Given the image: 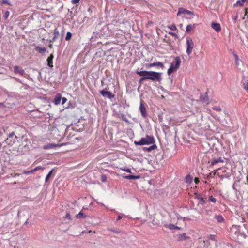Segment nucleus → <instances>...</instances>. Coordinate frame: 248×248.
<instances>
[{
  "mask_svg": "<svg viewBox=\"0 0 248 248\" xmlns=\"http://www.w3.org/2000/svg\"><path fill=\"white\" fill-rule=\"evenodd\" d=\"M113 231L114 232H115V233H118V232H118V231H114V230H113Z\"/></svg>",
  "mask_w": 248,
  "mask_h": 248,
  "instance_id": "nucleus-55",
  "label": "nucleus"
},
{
  "mask_svg": "<svg viewBox=\"0 0 248 248\" xmlns=\"http://www.w3.org/2000/svg\"><path fill=\"white\" fill-rule=\"evenodd\" d=\"M2 4H9L8 1L7 0H3L2 1Z\"/></svg>",
  "mask_w": 248,
  "mask_h": 248,
  "instance_id": "nucleus-47",
  "label": "nucleus"
},
{
  "mask_svg": "<svg viewBox=\"0 0 248 248\" xmlns=\"http://www.w3.org/2000/svg\"><path fill=\"white\" fill-rule=\"evenodd\" d=\"M17 140V137L14 132H12L9 134L8 137L4 141L9 145H13L16 142Z\"/></svg>",
  "mask_w": 248,
  "mask_h": 248,
  "instance_id": "nucleus-3",
  "label": "nucleus"
},
{
  "mask_svg": "<svg viewBox=\"0 0 248 248\" xmlns=\"http://www.w3.org/2000/svg\"><path fill=\"white\" fill-rule=\"evenodd\" d=\"M9 15H10V12L8 11H6L4 14V18L5 19H7L8 18Z\"/></svg>",
  "mask_w": 248,
  "mask_h": 248,
  "instance_id": "nucleus-37",
  "label": "nucleus"
},
{
  "mask_svg": "<svg viewBox=\"0 0 248 248\" xmlns=\"http://www.w3.org/2000/svg\"><path fill=\"white\" fill-rule=\"evenodd\" d=\"M211 27L217 32H219L221 30V27L219 23H213L211 24Z\"/></svg>",
  "mask_w": 248,
  "mask_h": 248,
  "instance_id": "nucleus-16",
  "label": "nucleus"
},
{
  "mask_svg": "<svg viewBox=\"0 0 248 248\" xmlns=\"http://www.w3.org/2000/svg\"><path fill=\"white\" fill-rule=\"evenodd\" d=\"M200 100L204 104L207 105L209 103V98L207 96V93L201 95Z\"/></svg>",
  "mask_w": 248,
  "mask_h": 248,
  "instance_id": "nucleus-13",
  "label": "nucleus"
},
{
  "mask_svg": "<svg viewBox=\"0 0 248 248\" xmlns=\"http://www.w3.org/2000/svg\"><path fill=\"white\" fill-rule=\"evenodd\" d=\"M14 72L15 73H18L21 76H23L25 74L24 70L23 69L20 68L18 66H16L14 67Z\"/></svg>",
  "mask_w": 248,
  "mask_h": 248,
  "instance_id": "nucleus-14",
  "label": "nucleus"
},
{
  "mask_svg": "<svg viewBox=\"0 0 248 248\" xmlns=\"http://www.w3.org/2000/svg\"><path fill=\"white\" fill-rule=\"evenodd\" d=\"M122 218V217L120 216H118L117 220H120Z\"/></svg>",
  "mask_w": 248,
  "mask_h": 248,
  "instance_id": "nucleus-51",
  "label": "nucleus"
},
{
  "mask_svg": "<svg viewBox=\"0 0 248 248\" xmlns=\"http://www.w3.org/2000/svg\"><path fill=\"white\" fill-rule=\"evenodd\" d=\"M165 226L166 227L169 228V229H170L171 230L175 229V228L176 227V226H175L172 224H170L169 225H165Z\"/></svg>",
  "mask_w": 248,
  "mask_h": 248,
  "instance_id": "nucleus-29",
  "label": "nucleus"
},
{
  "mask_svg": "<svg viewBox=\"0 0 248 248\" xmlns=\"http://www.w3.org/2000/svg\"><path fill=\"white\" fill-rule=\"evenodd\" d=\"M52 45L51 44H50V45H49V47L50 48H52Z\"/></svg>",
  "mask_w": 248,
  "mask_h": 248,
  "instance_id": "nucleus-54",
  "label": "nucleus"
},
{
  "mask_svg": "<svg viewBox=\"0 0 248 248\" xmlns=\"http://www.w3.org/2000/svg\"><path fill=\"white\" fill-rule=\"evenodd\" d=\"M53 169H52L48 174L47 175H46V179H45V182H47L48 181V180H49V179L50 178V176H51L52 174V172L53 171Z\"/></svg>",
  "mask_w": 248,
  "mask_h": 248,
  "instance_id": "nucleus-28",
  "label": "nucleus"
},
{
  "mask_svg": "<svg viewBox=\"0 0 248 248\" xmlns=\"http://www.w3.org/2000/svg\"><path fill=\"white\" fill-rule=\"evenodd\" d=\"M209 200L213 202H216V199L213 198L212 196L209 197Z\"/></svg>",
  "mask_w": 248,
  "mask_h": 248,
  "instance_id": "nucleus-40",
  "label": "nucleus"
},
{
  "mask_svg": "<svg viewBox=\"0 0 248 248\" xmlns=\"http://www.w3.org/2000/svg\"><path fill=\"white\" fill-rule=\"evenodd\" d=\"M174 63H171L170 67L168 70L167 73L169 75L171 74L173 72L177 70L180 65L181 60L179 57H176L174 59Z\"/></svg>",
  "mask_w": 248,
  "mask_h": 248,
  "instance_id": "nucleus-2",
  "label": "nucleus"
},
{
  "mask_svg": "<svg viewBox=\"0 0 248 248\" xmlns=\"http://www.w3.org/2000/svg\"><path fill=\"white\" fill-rule=\"evenodd\" d=\"M154 66L159 67L162 69L164 67V64L161 62H153L152 63L146 64V67L147 68H150V67H154Z\"/></svg>",
  "mask_w": 248,
  "mask_h": 248,
  "instance_id": "nucleus-10",
  "label": "nucleus"
},
{
  "mask_svg": "<svg viewBox=\"0 0 248 248\" xmlns=\"http://www.w3.org/2000/svg\"><path fill=\"white\" fill-rule=\"evenodd\" d=\"M140 110L142 116L144 118L146 117L147 116L146 109L145 106L143 105L142 101H141L140 103Z\"/></svg>",
  "mask_w": 248,
  "mask_h": 248,
  "instance_id": "nucleus-9",
  "label": "nucleus"
},
{
  "mask_svg": "<svg viewBox=\"0 0 248 248\" xmlns=\"http://www.w3.org/2000/svg\"><path fill=\"white\" fill-rule=\"evenodd\" d=\"M247 18L248 19V15H247Z\"/></svg>",
  "mask_w": 248,
  "mask_h": 248,
  "instance_id": "nucleus-60",
  "label": "nucleus"
},
{
  "mask_svg": "<svg viewBox=\"0 0 248 248\" xmlns=\"http://www.w3.org/2000/svg\"><path fill=\"white\" fill-rule=\"evenodd\" d=\"M215 217L217 220V221L219 223H221V222H223V221H224L223 217L220 215H215Z\"/></svg>",
  "mask_w": 248,
  "mask_h": 248,
  "instance_id": "nucleus-23",
  "label": "nucleus"
},
{
  "mask_svg": "<svg viewBox=\"0 0 248 248\" xmlns=\"http://www.w3.org/2000/svg\"><path fill=\"white\" fill-rule=\"evenodd\" d=\"M171 34L172 35H174V36L175 35V34H174V33H171Z\"/></svg>",
  "mask_w": 248,
  "mask_h": 248,
  "instance_id": "nucleus-58",
  "label": "nucleus"
},
{
  "mask_svg": "<svg viewBox=\"0 0 248 248\" xmlns=\"http://www.w3.org/2000/svg\"><path fill=\"white\" fill-rule=\"evenodd\" d=\"M101 180L102 181V182H106V180H107V177L104 174H102L101 175Z\"/></svg>",
  "mask_w": 248,
  "mask_h": 248,
  "instance_id": "nucleus-34",
  "label": "nucleus"
},
{
  "mask_svg": "<svg viewBox=\"0 0 248 248\" xmlns=\"http://www.w3.org/2000/svg\"><path fill=\"white\" fill-rule=\"evenodd\" d=\"M186 181L187 183H190L192 181V178L189 175L186 176Z\"/></svg>",
  "mask_w": 248,
  "mask_h": 248,
  "instance_id": "nucleus-31",
  "label": "nucleus"
},
{
  "mask_svg": "<svg viewBox=\"0 0 248 248\" xmlns=\"http://www.w3.org/2000/svg\"><path fill=\"white\" fill-rule=\"evenodd\" d=\"M241 1L245 2L246 0H241Z\"/></svg>",
  "mask_w": 248,
  "mask_h": 248,
  "instance_id": "nucleus-59",
  "label": "nucleus"
},
{
  "mask_svg": "<svg viewBox=\"0 0 248 248\" xmlns=\"http://www.w3.org/2000/svg\"><path fill=\"white\" fill-rule=\"evenodd\" d=\"M155 143V139L152 136L146 135L145 137L142 138L140 140L137 141H135L134 144L136 145L141 146L143 145L152 144Z\"/></svg>",
  "mask_w": 248,
  "mask_h": 248,
  "instance_id": "nucleus-1",
  "label": "nucleus"
},
{
  "mask_svg": "<svg viewBox=\"0 0 248 248\" xmlns=\"http://www.w3.org/2000/svg\"><path fill=\"white\" fill-rule=\"evenodd\" d=\"M153 144V145H152V146L148 148H144V150L147 151L148 152H150L152 150H154L156 148V146L155 144H154V143Z\"/></svg>",
  "mask_w": 248,
  "mask_h": 248,
  "instance_id": "nucleus-24",
  "label": "nucleus"
},
{
  "mask_svg": "<svg viewBox=\"0 0 248 248\" xmlns=\"http://www.w3.org/2000/svg\"><path fill=\"white\" fill-rule=\"evenodd\" d=\"M186 45V53H187L188 55H189L191 54L192 49L194 47V43L191 39L187 38Z\"/></svg>",
  "mask_w": 248,
  "mask_h": 248,
  "instance_id": "nucleus-7",
  "label": "nucleus"
},
{
  "mask_svg": "<svg viewBox=\"0 0 248 248\" xmlns=\"http://www.w3.org/2000/svg\"><path fill=\"white\" fill-rule=\"evenodd\" d=\"M157 156H148V158H146L145 160L149 164H151L154 168H156L157 165H159V163L155 161V159Z\"/></svg>",
  "mask_w": 248,
  "mask_h": 248,
  "instance_id": "nucleus-5",
  "label": "nucleus"
},
{
  "mask_svg": "<svg viewBox=\"0 0 248 248\" xmlns=\"http://www.w3.org/2000/svg\"><path fill=\"white\" fill-rule=\"evenodd\" d=\"M122 120L124 121L125 122H127L128 121L127 119L125 118V116L124 115H123L122 116Z\"/></svg>",
  "mask_w": 248,
  "mask_h": 248,
  "instance_id": "nucleus-45",
  "label": "nucleus"
},
{
  "mask_svg": "<svg viewBox=\"0 0 248 248\" xmlns=\"http://www.w3.org/2000/svg\"><path fill=\"white\" fill-rule=\"evenodd\" d=\"M213 109L214 110H216V111H221V108L219 107H213Z\"/></svg>",
  "mask_w": 248,
  "mask_h": 248,
  "instance_id": "nucleus-39",
  "label": "nucleus"
},
{
  "mask_svg": "<svg viewBox=\"0 0 248 248\" xmlns=\"http://www.w3.org/2000/svg\"><path fill=\"white\" fill-rule=\"evenodd\" d=\"M34 172H35V171L34 170V169H33V170H31L25 171L24 172V174L27 175V174H30Z\"/></svg>",
  "mask_w": 248,
  "mask_h": 248,
  "instance_id": "nucleus-36",
  "label": "nucleus"
},
{
  "mask_svg": "<svg viewBox=\"0 0 248 248\" xmlns=\"http://www.w3.org/2000/svg\"><path fill=\"white\" fill-rule=\"evenodd\" d=\"M145 78V77H142L140 78V80H139V83H140V84H141L143 81H144V80H146V79H145V78Z\"/></svg>",
  "mask_w": 248,
  "mask_h": 248,
  "instance_id": "nucleus-38",
  "label": "nucleus"
},
{
  "mask_svg": "<svg viewBox=\"0 0 248 248\" xmlns=\"http://www.w3.org/2000/svg\"><path fill=\"white\" fill-rule=\"evenodd\" d=\"M80 0H72L71 2L73 4H77L79 2Z\"/></svg>",
  "mask_w": 248,
  "mask_h": 248,
  "instance_id": "nucleus-42",
  "label": "nucleus"
},
{
  "mask_svg": "<svg viewBox=\"0 0 248 248\" xmlns=\"http://www.w3.org/2000/svg\"><path fill=\"white\" fill-rule=\"evenodd\" d=\"M187 14L189 15H193V13L191 11H190L189 10H186L185 9H184L183 8H180L178 10V12H177V15L178 16H180L181 14Z\"/></svg>",
  "mask_w": 248,
  "mask_h": 248,
  "instance_id": "nucleus-11",
  "label": "nucleus"
},
{
  "mask_svg": "<svg viewBox=\"0 0 248 248\" xmlns=\"http://www.w3.org/2000/svg\"><path fill=\"white\" fill-rule=\"evenodd\" d=\"M161 75L162 73L152 71L151 74L152 76L149 77L150 78V80H151L153 81H156L160 82V81L162 80Z\"/></svg>",
  "mask_w": 248,
  "mask_h": 248,
  "instance_id": "nucleus-4",
  "label": "nucleus"
},
{
  "mask_svg": "<svg viewBox=\"0 0 248 248\" xmlns=\"http://www.w3.org/2000/svg\"><path fill=\"white\" fill-rule=\"evenodd\" d=\"M53 58V55L52 54H51L47 59V65L49 67L51 68H52L53 67L52 62Z\"/></svg>",
  "mask_w": 248,
  "mask_h": 248,
  "instance_id": "nucleus-17",
  "label": "nucleus"
},
{
  "mask_svg": "<svg viewBox=\"0 0 248 248\" xmlns=\"http://www.w3.org/2000/svg\"><path fill=\"white\" fill-rule=\"evenodd\" d=\"M59 36V33L58 31L57 30H55L54 31V36H53V37L52 38V40L51 41H54L56 39L58 38Z\"/></svg>",
  "mask_w": 248,
  "mask_h": 248,
  "instance_id": "nucleus-25",
  "label": "nucleus"
},
{
  "mask_svg": "<svg viewBox=\"0 0 248 248\" xmlns=\"http://www.w3.org/2000/svg\"><path fill=\"white\" fill-rule=\"evenodd\" d=\"M199 199L201 201L203 202H204V201L203 198H199Z\"/></svg>",
  "mask_w": 248,
  "mask_h": 248,
  "instance_id": "nucleus-50",
  "label": "nucleus"
},
{
  "mask_svg": "<svg viewBox=\"0 0 248 248\" xmlns=\"http://www.w3.org/2000/svg\"><path fill=\"white\" fill-rule=\"evenodd\" d=\"M159 157H160V158H159L160 160H161L162 159H163V157L162 156H159Z\"/></svg>",
  "mask_w": 248,
  "mask_h": 248,
  "instance_id": "nucleus-56",
  "label": "nucleus"
},
{
  "mask_svg": "<svg viewBox=\"0 0 248 248\" xmlns=\"http://www.w3.org/2000/svg\"><path fill=\"white\" fill-rule=\"evenodd\" d=\"M61 100V95L60 94H58L55 96L53 102L55 105H58L60 103Z\"/></svg>",
  "mask_w": 248,
  "mask_h": 248,
  "instance_id": "nucleus-18",
  "label": "nucleus"
},
{
  "mask_svg": "<svg viewBox=\"0 0 248 248\" xmlns=\"http://www.w3.org/2000/svg\"><path fill=\"white\" fill-rule=\"evenodd\" d=\"M215 236L214 235H210V238L211 239V240H214L215 239Z\"/></svg>",
  "mask_w": 248,
  "mask_h": 248,
  "instance_id": "nucleus-48",
  "label": "nucleus"
},
{
  "mask_svg": "<svg viewBox=\"0 0 248 248\" xmlns=\"http://www.w3.org/2000/svg\"><path fill=\"white\" fill-rule=\"evenodd\" d=\"M121 169L124 170V171H125L126 172H130L131 173V170H130V169H128V168H124V169H122V168H121Z\"/></svg>",
  "mask_w": 248,
  "mask_h": 248,
  "instance_id": "nucleus-41",
  "label": "nucleus"
},
{
  "mask_svg": "<svg viewBox=\"0 0 248 248\" xmlns=\"http://www.w3.org/2000/svg\"><path fill=\"white\" fill-rule=\"evenodd\" d=\"M194 24H193V25H191V24L188 25L186 26V31L187 32H189L191 30H192L193 29H194Z\"/></svg>",
  "mask_w": 248,
  "mask_h": 248,
  "instance_id": "nucleus-27",
  "label": "nucleus"
},
{
  "mask_svg": "<svg viewBox=\"0 0 248 248\" xmlns=\"http://www.w3.org/2000/svg\"><path fill=\"white\" fill-rule=\"evenodd\" d=\"M2 131L0 129V136L2 135Z\"/></svg>",
  "mask_w": 248,
  "mask_h": 248,
  "instance_id": "nucleus-53",
  "label": "nucleus"
},
{
  "mask_svg": "<svg viewBox=\"0 0 248 248\" xmlns=\"http://www.w3.org/2000/svg\"><path fill=\"white\" fill-rule=\"evenodd\" d=\"M43 168L41 167L38 166V167H36L35 169H34V171H36L38 170H41Z\"/></svg>",
  "mask_w": 248,
  "mask_h": 248,
  "instance_id": "nucleus-44",
  "label": "nucleus"
},
{
  "mask_svg": "<svg viewBox=\"0 0 248 248\" xmlns=\"http://www.w3.org/2000/svg\"><path fill=\"white\" fill-rule=\"evenodd\" d=\"M168 28L172 31H175L177 29L176 26L174 25H171L168 26Z\"/></svg>",
  "mask_w": 248,
  "mask_h": 248,
  "instance_id": "nucleus-35",
  "label": "nucleus"
},
{
  "mask_svg": "<svg viewBox=\"0 0 248 248\" xmlns=\"http://www.w3.org/2000/svg\"><path fill=\"white\" fill-rule=\"evenodd\" d=\"M100 93L104 97H107L108 98L111 99L114 97V95L109 91H106L102 90L100 91Z\"/></svg>",
  "mask_w": 248,
  "mask_h": 248,
  "instance_id": "nucleus-8",
  "label": "nucleus"
},
{
  "mask_svg": "<svg viewBox=\"0 0 248 248\" xmlns=\"http://www.w3.org/2000/svg\"><path fill=\"white\" fill-rule=\"evenodd\" d=\"M244 2L241 0H238L236 2V3L234 4L236 6H242L243 5V3Z\"/></svg>",
  "mask_w": 248,
  "mask_h": 248,
  "instance_id": "nucleus-33",
  "label": "nucleus"
},
{
  "mask_svg": "<svg viewBox=\"0 0 248 248\" xmlns=\"http://www.w3.org/2000/svg\"><path fill=\"white\" fill-rule=\"evenodd\" d=\"M194 181L195 182L196 184H197L198 183H199V179L198 178H195V179H194Z\"/></svg>",
  "mask_w": 248,
  "mask_h": 248,
  "instance_id": "nucleus-49",
  "label": "nucleus"
},
{
  "mask_svg": "<svg viewBox=\"0 0 248 248\" xmlns=\"http://www.w3.org/2000/svg\"><path fill=\"white\" fill-rule=\"evenodd\" d=\"M123 177L126 179H136L140 178V176H134L133 175H129L127 176H123Z\"/></svg>",
  "mask_w": 248,
  "mask_h": 248,
  "instance_id": "nucleus-20",
  "label": "nucleus"
},
{
  "mask_svg": "<svg viewBox=\"0 0 248 248\" xmlns=\"http://www.w3.org/2000/svg\"><path fill=\"white\" fill-rule=\"evenodd\" d=\"M76 217L78 219H83L86 217V215L82 212H80L78 214L76 215Z\"/></svg>",
  "mask_w": 248,
  "mask_h": 248,
  "instance_id": "nucleus-21",
  "label": "nucleus"
},
{
  "mask_svg": "<svg viewBox=\"0 0 248 248\" xmlns=\"http://www.w3.org/2000/svg\"><path fill=\"white\" fill-rule=\"evenodd\" d=\"M248 12V8H247V9H246V14H245V15H247Z\"/></svg>",
  "mask_w": 248,
  "mask_h": 248,
  "instance_id": "nucleus-52",
  "label": "nucleus"
},
{
  "mask_svg": "<svg viewBox=\"0 0 248 248\" xmlns=\"http://www.w3.org/2000/svg\"><path fill=\"white\" fill-rule=\"evenodd\" d=\"M27 222H27V221H26L25 222V224H27Z\"/></svg>",
  "mask_w": 248,
  "mask_h": 248,
  "instance_id": "nucleus-61",
  "label": "nucleus"
},
{
  "mask_svg": "<svg viewBox=\"0 0 248 248\" xmlns=\"http://www.w3.org/2000/svg\"><path fill=\"white\" fill-rule=\"evenodd\" d=\"M186 237L185 233H183V234L180 235V236L179 237V238L180 240H185L186 239Z\"/></svg>",
  "mask_w": 248,
  "mask_h": 248,
  "instance_id": "nucleus-32",
  "label": "nucleus"
},
{
  "mask_svg": "<svg viewBox=\"0 0 248 248\" xmlns=\"http://www.w3.org/2000/svg\"><path fill=\"white\" fill-rule=\"evenodd\" d=\"M223 162H224V159H223L221 157H219L217 159L213 158L210 161L211 165L212 166H213L218 163H223Z\"/></svg>",
  "mask_w": 248,
  "mask_h": 248,
  "instance_id": "nucleus-15",
  "label": "nucleus"
},
{
  "mask_svg": "<svg viewBox=\"0 0 248 248\" xmlns=\"http://www.w3.org/2000/svg\"><path fill=\"white\" fill-rule=\"evenodd\" d=\"M242 82L244 88L248 92V78H245L243 77Z\"/></svg>",
  "mask_w": 248,
  "mask_h": 248,
  "instance_id": "nucleus-19",
  "label": "nucleus"
},
{
  "mask_svg": "<svg viewBox=\"0 0 248 248\" xmlns=\"http://www.w3.org/2000/svg\"><path fill=\"white\" fill-rule=\"evenodd\" d=\"M247 2H248V0H247Z\"/></svg>",
  "mask_w": 248,
  "mask_h": 248,
  "instance_id": "nucleus-62",
  "label": "nucleus"
},
{
  "mask_svg": "<svg viewBox=\"0 0 248 248\" xmlns=\"http://www.w3.org/2000/svg\"><path fill=\"white\" fill-rule=\"evenodd\" d=\"M71 37H72V34L70 32H68L66 33L65 40L67 41L71 39Z\"/></svg>",
  "mask_w": 248,
  "mask_h": 248,
  "instance_id": "nucleus-30",
  "label": "nucleus"
},
{
  "mask_svg": "<svg viewBox=\"0 0 248 248\" xmlns=\"http://www.w3.org/2000/svg\"><path fill=\"white\" fill-rule=\"evenodd\" d=\"M65 218H68L69 219H71L70 215L69 213H67L66 216H65Z\"/></svg>",
  "mask_w": 248,
  "mask_h": 248,
  "instance_id": "nucleus-46",
  "label": "nucleus"
},
{
  "mask_svg": "<svg viewBox=\"0 0 248 248\" xmlns=\"http://www.w3.org/2000/svg\"><path fill=\"white\" fill-rule=\"evenodd\" d=\"M62 104H64L67 101L66 98L65 97H63L62 98Z\"/></svg>",
  "mask_w": 248,
  "mask_h": 248,
  "instance_id": "nucleus-43",
  "label": "nucleus"
},
{
  "mask_svg": "<svg viewBox=\"0 0 248 248\" xmlns=\"http://www.w3.org/2000/svg\"><path fill=\"white\" fill-rule=\"evenodd\" d=\"M175 229H179L180 228H179V227H178V226H176V227L175 228Z\"/></svg>",
  "mask_w": 248,
  "mask_h": 248,
  "instance_id": "nucleus-57",
  "label": "nucleus"
},
{
  "mask_svg": "<svg viewBox=\"0 0 248 248\" xmlns=\"http://www.w3.org/2000/svg\"><path fill=\"white\" fill-rule=\"evenodd\" d=\"M233 56L235 58V64L236 65H238L239 64L240 60L239 59L238 56L237 54L234 53Z\"/></svg>",
  "mask_w": 248,
  "mask_h": 248,
  "instance_id": "nucleus-26",
  "label": "nucleus"
},
{
  "mask_svg": "<svg viewBox=\"0 0 248 248\" xmlns=\"http://www.w3.org/2000/svg\"><path fill=\"white\" fill-rule=\"evenodd\" d=\"M60 146L61 145L58 144L49 143L47 145L43 146V148L44 149L48 150L51 149H54Z\"/></svg>",
  "mask_w": 248,
  "mask_h": 248,
  "instance_id": "nucleus-12",
  "label": "nucleus"
},
{
  "mask_svg": "<svg viewBox=\"0 0 248 248\" xmlns=\"http://www.w3.org/2000/svg\"><path fill=\"white\" fill-rule=\"evenodd\" d=\"M35 50L40 53L42 54L45 53L46 51V48L45 47H41L39 46H36Z\"/></svg>",
  "mask_w": 248,
  "mask_h": 248,
  "instance_id": "nucleus-22",
  "label": "nucleus"
},
{
  "mask_svg": "<svg viewBox=\"0 0 248 248\" xmlns=\"http://www.w3.org/2000/svg\"><path fill=\"white\" fill-rule=\"evenodd\" d=\"M152 71H137V74L140 76L145 77L144 78H145L146 80H150V78L149 77L152 76Z\"/></svg>",
  "mask_w": 248,
  "mask_h": 248,
  "instance_id": "nucleus-6",
  "label": "nucleus"
}]
</instances>
